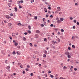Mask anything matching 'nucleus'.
I'll use <instances>...</instances> for the list:
<instances>
[{"instance_id": "1", "label": "nucleus", "mask_w": 79, "mask_h": 79, "mask_svg": "<svg viewBox=\"0 0 79 79\" xmlns=\"http://www.w3.org/2000/svg\"><path fill=\"white\" fill-rule=\"evenodd\" d=\"M69 52H65V54L67 55H68V58H69Z\"/></svg>"}, {"instance_id": "2", "label": "nucleus", "mask_w": 79, "mask_h": 79, "mask_svg": "<svg viewBox=\"0 0 79 79\" xmlns=\"http://www.w3.org/2000/svg\"><path fill=\"white\" fill-rule=\"evenodd\" d=\"M44 52L46 55H48V52H47V51H46V50H45L44 51Z\"/></svg>"}, {"instance_id": "3", "label": "nucleus", "mask_w": 79, "mask_h": 79, "mask_svg": "<svg viewBox=\"0 0 79 79\" xmlns=\"http://www.w3.org/2000/svg\"><path fill=\"white\" fill-rule=\"evenodd\" d=\"M36 33L37 34H40V31L39 30H36Z\"/></svg>"}, {"instance_id": "4", "label": "nucleus", "mask_w": 79, "mask_h": 79, "mask_svg": "<svg viewBox=\"0 0 79 79\" xmlns=\"http://www.w3.org/2000/svg\"><path fill=\"white\" fill-rule=\"evenodd\" d=\"M6 18H7V19H9L10 18V16L8 15H6Z\"/></svg>"}, {"instance_id": "5", "label": "nucleus", "mask_w": 79, "mask_h": 79, "mask_svg": "<svg viewBox=\"0 0 79 79\" xmlns=\"http://www.w3.org/2000/svg\"><path fill=\"white\" fill-rule=\"evenodd\" d=\"M10 66H7L6 68V69H10Z\"/></svg>"}, {"instance_id": "6", "label": "nucleus", "mask_w": 79, "mask_h": 79, "mask_svg": "<svg viewBox=\"0 0 79 79\" xmlns=\"http://www.w3.org/2000/svg\"><path fill=\"white\" fill-rule=\"evenodd\" d=\"M70 69L71 71H73V66H71L70 68Z\"/></svg>"}, {"instance_id": "7", "label": "nucleus", "mask_w": 79, "mask_h": 79, "mask_svg": "<svg viewBox=\"0 0 79 79\" xmlns=\"http://www.w3.org/2000/svg\"><path fill=\"white\" fill-rule=\"evenodd\" d=\"M35 39H37V38H38V35L37 34H35Z\"/></svg>"}, {"instance_id": "8", "label": "nucleus", "mask_w": 79, "mask_h": 79, "mask_svg": "<svg viewBox=\"0 0 79 79\" xmlns=\"http://www.w3.org/2000/svg\"><path fill=\"white\" fill-rule=\"evenodd\" d=\"M16 53L18 55H20V52H19L18 51L16 52Z\"/></svg>"}, {"instance_id": "9", "label": "nucleus", "mask_w": 79, "mask_h": 79, "mask_svg": "<svg viewBox=\"0 0 79 79\" xmlns=\"http://www.w3.org/2000/svg\"><path fill=\"white\" fill-rule=\"evenodd\" d=\"M12 25V24L10 23H9L8 24V25L9 26V27H11Z\"/></svg>"}, {"instance_id": "10", "label": "nucleus", "mask_w": 79, "mask_h": 79, "mask_svg": "<svg viewBox=\"0 0 79 79\" xmlns=\"http://www.w3.org/2000/svg\"><path fill=\"white\" fill-rule=\"evenodd\" d=\"M44 11L45 12H46V13H47V9L46 8H45L44 9Z\"/></svg>"}, {"instance_id": "11", "label": "nucleus", "mask_w": 79, "mask_h": 79, "mask_svg": "<svg viewBox=\"0 0 79 79\" xmlns=\"http://www.w3.org/2000/svg\"><path fill=\"white\" fill-rule=\"evenodd\" d=\"M60 21H63L64 20V19L63 18H60Z\"/></svg>"}, {"instance_id": "12", "label": "nucleus", "mask_w": 79, "mask_h": 79, "mask_svg": "<svg viewBox=\"0 0 79 79\" xmlns=\"http://www.w3.org/2000/svg\"><path fill=\"white\" fill-rule=\"evenodd\" d=\"M34 19H35V20H36V19H37V16H35L34 17Z\"/></svg>"}, {"instance_id": "13", "label": "nucleus", "mask_w": 79, "mask_h": 79, "mask_svg": "<svg viewBox=\"0 0 79 79\" xmlns=\"http://www.w3.org/2000/svg\"><path fill=\"white\" fill-rule=\"evenodd\" d=\"M14 9L15 10V11L16 12V11H18V10H17V8L16 7H15L14 8Z\"/></svg>"}, {"instance_id": "14", "label": "nucleus", "mask_w": 79, "mask_h": 79, "mask_svg": "<svg viewBox=\"0 0 79 79\" xmlns=\"http://www.w3.org/2000/svg\"><path fill=\"white\" fill-rule=\"evenodd\" d=\"M43 57H44V58H46V56H47L45 54H43Z\"/></svg>"}, {"instance_id": "15", "label": "nucleus", "mask_w": 79, "mask_h": 79, "mask_svg": "<svg viewBox=\"0 0 79 79\" xmlns=\"http://www.w3.org/2000/svg\"><path fill=\"white\" fill-rule=\"evenodd\" d=\"M28 27L29 30L31 29V27L30 26H28Z\"/></svg>"}, {"instance_id": "16", "label": "nucleus", "mask_w": 79, "mask_h": 79, "mask_svg": "<svg viewBox=\"0 0 79 79\" xmlns=\"http://www.w3.org/2000/svg\"><path fill=\"white\" fill-rule=\"evenodd\" d=\"M23 40H24V41H25V40H26V38L25 37H23Z\"/></svg>"}, {"instance_id": "17", "label": "nucleus", "mask_w": 79, "mask_h": 79, "mask_svg": "<svg viewBox=\"0 0 79 79\" xmlns=\"http://www.w3.org/2000/svg\"><path fill=\"white\" fill-rule=\"evenodd\" d=\"M64 69H67V67L65 66H64L63 67Z\"/></svg>"}, {"instance_id": "18", "label": "nucleus", "mask_w": 79, "mask_h": 79, "mask_svg": "<svg viewBox=\"0 0 79 79\" xmlns=\"http://www.w3.org/2000/svg\"><path fill=\"white\" fill-rule=\"evenodd\" d=\"M57 23H61V20H57Z\"/></svg>"}, {"instance_id": "19", "label": "nucleus", "mask_w": 79, "mask_h": 79, "mask_svg": "<svg viewBox=\"0 0 79 79\" xmlns=\"http://www.w3.org/2000/svg\"><path fill=\"white\" fill-rule=\"evenodd\" d=\"M44 40L45 42H46V41H47V39L46 38H45L44 39Z\"/></svg>"}, {"instance_id": "20", "label": "nucleus", "mask_w": 79, "mask_h": 79, "mask_svg": "<svg viewBox=\"0 0 79 79\" xmlns=\"http://www.w3.org/2000/svg\"><path fill=\"white\" fill-rule=\"evenodd\" d=\"M58 11H60L61 10V9H60V7H57V9H58Z\"/></svg>"}, {"instance_id": "21", "label": "nucleus", "mask_w": 79, "mask_h": 79, "mask_svg": "<svg viewBox=\"0 0 79 79\" xmlns=\"http://www.w3.org/2000/svg\"><path fill=\"white\" fill-rule=\"evenodd\" d=\"M19 8H22V6H21V5L20 4L19 5Z\"/></svg>"}, {"instance_id": "22", "label": "nucleus", "mask_w": 79, "mask_h": 79, "mask_svg": "<svg viewBox=\"0 0 79 79\" xmlns=\"http://www.w3.org/2000/svg\"><path fill=\"white\" fill-rule=\"evenodd\" d=\"M50 76L52 78H53L54 76H53V75H52V74H50Z\"/></svg>"}, {"instance_id": "23", "label": "nucleus", "mask_w": 79, "mask_h": 79, "mask_svg": "<svg viewBox=\"0 0 79 79\" xmlns=\"http://www.w3.org/2000/svg\"><path fill=\"white\" fill-rule=\"evenodd\" d=\"M57 35H60V31H58L57 33Z\"/></svg>"}, {"instance_id": "24", "label": "nucleus", "mask_w": 79, "mask_h": 79, "mask_svg": "<svg viewBox=\"0 0 79 79\" xmlns=\"http://www.w3.org/2000/svg\"><path fill=\"white\" fill-rule=\"evenodd\" d=\"M30 76H34V74H33V73H31L30 74Z\"/></svg>"}, {"instance_id": "25", "label": "nucleus", "mask_w": 79, "mask_h": 79, "mask_svg": "<svg viewBox=\"0 0 79 79\" xmlns=\"http://www.w3.org/2000/svg\"><path fill=\"white\" fill-rule=\"evenodd\" d=\"M30 47H33L32 44L31 43H30Z\"/></svg>"}, {"instance_id": "26", "label": "nucleus", "mask_w": 79, "mask_h": 79, "mask_svg": "<svg viewBox=\"0 0 79 79\" xmlns=\"http://www.w3.org/2000/svg\"><path fill=\"white\" fill-rule=\"evenodd\" d=\"M72 48H75V46H74V45H72Z\"/></svg>"}, {"instance_id": "27", "label": "nucleus", "mask_w": 79, "mask_h": 79, "mask_svg": "<svg viewBox=\"0 0 79 79\" xmlns=\"http://www.w3.org/2000/svg\"><path fill=\"white\" fill-rule=\"evenodd\" d=\"M43 21H44V22L45 21V19L44 18H43Z\"/></svg>"}, {"instance_id": "28", "label": "nucleus", "mask_w": 79, "mask_h": 79, "mask_svg": "<svg viewBox=\"0 0 79 79\" xmlns=\"http://www.w3.org/2000/svg\"><path fill=\"white\" fill-rule=\"evenodd\" d=\"M15 46H17V45H18V43L16 42L15 43Z\"/></svg>"}, {"instance_id": "29", "label": "nucleus", "mask_w": 79, "mask_h": 79, "mask_svg": "<svg viewBox=\"0 0 79 79\" xmlns=\"http://www.w3.org/2000/svg\"><path fill=\"white\" fill-rule=\"evenodd\" d=\"M44 25H45V26H47V23H46V22H44Z\"/></svg>"}, {"instance_id": "30", "label": "nucleus", "mask_w": 79, "mask_h": 79, "mask_svg": "<svg viewBox=\"0 0 79 79\" xmlns=\"http://www.w3.org/2000/svg\"><path fill=\"white\" fill-rule=\"evenodd\" d=\"M12 54H13V55H15V54H16V52H15V51H14L12 53Z\"/></svg>"}, {"instance_id": "31", "label": "nucleus", "mask_w": 79, "mask_h": 79, "mask_svg": "<svg viewBox=\"0 0 79 79\" xmlns=\"http://www.w3.org/2000/svg\"><path fill=\"white\" fill-rule=\"evenodd\" d=\"M52 44H53V45H55V41H52Z\"/></svg>"}, {"instance_id": "32", "label": "nucleus", "mask_w": 79, "mask_h": 79, "mask_svg": "<svg viewBox=\"0 0 79 79\" xmlns=\"http://www.w3.org/2000/svg\"><path fill=\"white\" fill-rule=\"evenodd\" d=\"M61 31L62 32H64V30H63V29H61Z\"/></svg>"}, {"instance_id": "33", "label": "nucleus", "mask_w": 79, "mask_h": 79, "mask_svg": "<svg viewBox=\"0 0 79 79\" xmlns=\"http://www.w3.org/2000/svg\"><path fill=\"white\" fill-rule=\"evenodd\" d=\"M27 68H30V66H29V65H27Z\"/></svg>"}, {"instance_id": "34", "label": "nucleus", "mask_w": 79, "mask_h": 79, "mask_svg": "<svg viewBox=\"0 0 79 79\" xmlns=\"http://www.w3.org/2000/svg\"><path fill=\"white\" fill-rule=\"evenodd\" d=\"M31 3H33V2H34V0H32L31 1Z\"/></svg>"}, {"instance_id": "35", "label": "nucleus", "mask_w": 79, "mask_h": 79, "mask_svg": "<svg viewBox=\"0 0 79 79\" xmlns=\"http://www.w3.org/2000/svg\"><path fill=\"white\" fill-rule=\"evenodd\" d=\"M28 33H29V34H31V31L30 30H28Z\"/></svg>"}, {"instance_id": "36", "label": "nucleus", "mask_w": 79, "mask_h": 79, "mask_svg": "<svg viewBox=\"0 0 79 79\" xmlns=\"http://www.w3.org/2000/svg\"><path fill=\"white\" fill-rule=\"evenodd\" d=\"M8 60H5V62L6 64H7V63H8Z\"/></svg>"}, {"instance_id": "37", "label": "nucleus", "mask_w": 79, "mask_h": 79, "mask_svg": "<svg viewBox=\"0 0 79 79\" xmlns=\"http://www.w3.org/2000/svg\"><path fill=\"white\" fill-rule=\"evenodd\" d=\"M10 16H13V14L12 13L10 14Z\"/></svg>"}, {"instance_id": "38", "label": "nucleus", "mask_w": 79, "mask_h": 79, "mask_svg": "<svg viewBox=\"0 0 79 79\" xmlns=\"http://www.w3.org/2000/svg\"><path fill=\"white\" fill-rule=\"evenodd\" d=\"M41 27H44V24H41Z\"/></svg>"}, {"instance_id": "39", "label": "nucleus", "mask_w": 79, "mask_h": 79, "mask_svg": "<svg viewBox=\"0 0 79 79\" xmlns=\"http://www.w3.org/2000/svg\"><path fill=\"white\" fill-rule=\"evenodd\" d=\"M39 67H41V66H42V65H41V64H39Z\"/></svg>"}, {"instance_id": "40", "label": "nucleus", "mask_w": 79, "mask_h": 79, "mask_svg": "<svg viewBox=\"0 0 79 79\" xmlns=\"http://www.w3.org/2000/svg\"><path fill=\"white\" fill-rule=\"evenodd\" d=\"M25 71H29V69H25Z\"/></svg>"}, {"instance_id": "41", "label": "nucleus", "mask_w": 79, "mask_h": 79, "mask_svg": "<svg viewBox=\"0 0 79 79\" xmlns=\"http://www.w3.org/2000/svg\"><path fill=\"white\" fill-rule=\"evenodd\" d=\"M20 2L21 3H23V0H21L20 1Z\"/></svg>"}, {"instance_id": "42", "label": "nucleus", "mask_w": 79, "mask_h": 79, "mask_svg": "<svg viewBox=\"0 0 79 79\" xmlns=\"http://www.w3.org/2000/svg\"><path fill=\"white\" fill-rule=\"evenodd\" d=\"M77 24L78 26H79V22H77Z\"/></svg>"}, {"instance_id": "43", "label": "nucleus", "mask_w": 79, "mask_h": 79, "mask_svg": "<svg viewBox=\"0 0 79 79\" xmlns=\"http://www.w3.org/2000/svg\"><path fill=\"white\" fill-rule=\"evenodd\" d=\"M53 24H52L50 25L51 27H53Z\"/></svg>"}, {"instance_id": "44", "label": "nucleus", "mask_w": 79, "mask_h": 79, "mask_svg": "<svg viewBox=\"0 0 79 79\" xmlns=\"http://www.w3.org/2000/svg\"><path fill=\"white\" fill-rule=\"evenodd\" d=\"M56 21H58V20H59V18H58V17H57L56 18Z\"/></svg>"}, {"instance_id": "45", "label": "nucleus", "mask_w": 79, "mask_h": 79, "mask_svg": "<svg viewBox=\"0 0 79 79\" xmlns=\"http://www.w3.org/2000/svg\"><path fill=\"white\" fill-rule=\"evenodd\" d=\"M70 19H71V20H73V17H70Z\"/></svg>"}, {"instance_id": "46", "label": "nucleus", "mask_w": 79, "mask_h": 79, "mask_svg": "<svg viewBox=\"0 0 79 79\" xmlns=\"http://www.w3.org/2000/svg\"><path fill=\"white\" fill-rule=\"evenodd\" d=\"M8 1L9 2H12V1L11 0H9Z\"/></svg>"}, {"instance_id": "47", "label": "nucleus", "mask_w": 79, "mask_h": 79, "mask_svg": "<svg viewBox=\"0 0 79 79\" xmlns=\"http://www.w3.org/2000/svg\"><path fill=\"white\" fill-rule=\"evenodd\" d=\"M27 33H28L27 32H25V33H24V34L25 35H27Z\"/></svg>"}, {"instance_id": "48", "label": "nucleus", "mask_w": 79, "mask_h": 79, "mask_svg": "<svg viewBox=\"0 0 79 79\" xmlns=\"http://www.w3.org/2000/svg\"><path fill=\"white\" fill-rule=\"evenodd\" d=\"M76 20H73V22L74 23H76Z\"/></svg>"}, {"instance_id": "49", "label": "nucleus", "mask_w": 79, "mask_h": 79, "mask_svg": "<svg viewBox=\"0 0 79 79\" xmlns=\"http://www.w3.org/2000/svg\"><path fill=\"white\" fill-rule=\"evenodd\" d=\"M46 18H48V15H46Z\"/></svg>"}, {"instance_id": "50", "label": "nucleus", "mask_w": 79, "mask_h": 79, "mask_svg": "<svg viewBox=\"0 0 79 79\" xmlns=\"http://www.w3.org/2000/svg\"><path fill=\"white\" fill-rule=\"evenodd\" d=\"M73 29H76V27L75 26H73Z\"/></svg>"}, {"instance_id": "51", "label": "nucleus", "mask_w": 79, "mask_h": 79, "mask_svg": "<svg viewBox=\"0 0 79 79\" xmlns=\"http://www.w3.org/2000/svg\"><path fill=\"white\" fill-rule=\"evenodd\" d=\"M48 10H51V7L50 6H49L48 7Z\"/></svg>"}, {"instance_id": "52", "label": "nucleus", "mask_w": 79, "mask_h": 79, "mask_svg": "<svg viewBox=\"0 0 79 79\" xmlns=\"http://www.w3.org/2000/svg\"><path fill=\"white\" fill-rule=\"evenodd\" d=\"M48 73H51V71L50 70H49L48 71Z\"/></svg>"}, {"instance_id": "53", "label": "nucleus", "mask_w": 79, "mask_h": 79, "mask_svg": "<svg viewBox=\"0 0 79 79\" xmlns=\"http://www.w3.org/2000/svg\"><path fill=\"white\" fill-rule=\"evenodd\" d=\"M45 4H46V5H48V3H47V2H45Z\"/></svg>"}, {"instance_id": "54", "label": "nucleus", "mask_w": 79, "mask_h": 79, "mask_svg": "<svg viewBox=\"0 0 79 79\" xmlns=\"http://www.w3.org/2000/svg\"><path fill=\"white\" fill-rule=\"evenodd\" d=\"M9 38H10V40H12V37L10 36L9 37Z\"/></svg>"}, {"instance_id": "55", "label": "nucleus", "mask_w": 79, "mask_h": 79, "mask_svg": "<svg viewBox=\"0 0 79 79\" xmlns=\"http://www.w3.org/2000/svg\"><path fill=\"white\" fill-rule=\"evenodd\" d=\"M77 69L76 68H74V71H77Z\"/></svg>"}, {"instance_id": "56", "label": "nucleus", "mask_w": 79, "mask_h": 79, "mask_svg": "<svg viewBox=\"0 0 79 79\" xmlns=\"http://www.w3.org/2000/svg\"><path fill=\"white\" fill-rule=\"evenodd\" d=\"M17 48H20V46H17Z\"/></svg>"}, {"instance_id": "57", "label": "nucleus", "mask_w": 79, "mask_h": 79, "mask_svg": "<svg viewBox=\"0 0 79 79\" xmlns=\"http://www.w3.org/2000/svg\"><path fill=\"white\" fill-rule=\"evenodd\" d=\"M25 72L24 71H23V74H25Z\"/></svg>"}, {"instance_id": "58", "label": "nucleus", "mask_w": 79, "mask_h": 79, "mask_svg": "<svg viewBox=\"0 0 79 79\" xmlns=\"http://www.w3.org/2000/svg\"><path fill=\"white\" fill-rule=\"evenodd\" d=\"M75 36H73L72 37V39H75Z\"/></svg>"}, {"instance_id": "59", "label": "nucleus", "mask_w": 79, "mask_h": 79, "mask_svg": "<svg viewBox=\"0 0 79 79\" xmlns=\"http://www.w3.org/2000/svg\"><path fill=\"white\" fill-rule=\"evenodd\" d=\"M48 23H50V20H48Z\"/></svg>"}, {"instance_id": "60", "label": "nucleus", "mask_w": 79, "mask_h": 79, "mask_svg": "<svg viewBox=\"0 0 79 79\" xmlns=\"http://www.w3.org/2000/svg\"><path fill=\"white\" fill-rule=\"evenodd\" d=\"M58 42H60V39L58 38Z\"/></svg>"}, {"instance_id": "61", "label": "nucleus", "mask_w": 79, "mask_h": 79, "mask_svg": "<svg viewBox=\"0 0 79 79\" xmlns=\"http://www.w3.org/2000/svg\"><path fill=\"white\" fill-rule=\"evenodd\" d=\"M50 18H53V15H50Z\"/></svg>"}, {"instance_id": "62", "label": "nucleus", "mask_w": 79, "mask_h": 79, "mask_svg": "<svg viewBox=\"0 0 79 79\" xmlns=\"http://www.w3.org/2000/svg\"><path fill=\"white\" fill-rule=\"evenodd\" d=\"M73 75H75V72H73Z\"/></svg>"}, {"instance_id": "63", "label": "nucleus", "mask_w": 79, "mask_h": 79, "mask_svg": "<svg viewBox=\"0 0 79 79\" xmlns=\"http://www.w3.org/2000/svg\"><path fill=\"white\" fill-rule=\"evenodd\" d=\"M57 76H58V74H56V75L55 77H57Z\"/></svg>"}, {"instance_id": "64", "label": "nucleus", "mask_w": 79, "mask_h": 79, "mask_svg": "<svg viewBox=\"0 0 79 79\" xmlns=\"http://www.w3.org/2000/svg\"><path fill=\"white\" fill-rule=\"evenodd\" d=\"M60 79H63V77H60Z\"/></svg>"}]
</instances>
